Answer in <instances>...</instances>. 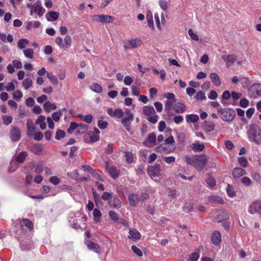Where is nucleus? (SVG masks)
I'll return each mask as SVG.
<instances>
[{"label":"nucleus","mask_w":261,"mask_h":261,"mask_svg":"<svg viewBox=\"0 0 261 261\" xmlns=\"http://www.w3.org/2000/svg\"><path fill=\"white\" fill-rule=\"evenodd\" d=\"M208 157L205 154L201 155H186L184 160L189 165L193 166L197 171L203 170L208 161Z\"/></svg>","instance_id":"nucleus-1"},{"label":"nucleus","mask_w":261,"mask_h":261,"mask_svg":"<svg viewBox=\"0 0 261 261\" xmlns=\"http://www.w3.org/2000/svg\"><path fill=\"white\" fill-rule=\"evenodd\" d=\"M174 142L173 137L170 136L164 140V143L156 147L155 150L161 153L169 154L175 149V147L173 145Z\"/></svg>","instance_id":"nucleus-2"},{"label":"nucleus","mask_w":261,"mask_h":261,"mask_svg":"<svg viewBox=\"0 0 261 261\" xmlns=\"http://www.w3.org/2000/svg\"><path fill=\"white\" fill-rule=\"evenodd\" d=\"M247 135L250 141L258 144L261 143V129L257 125L251 124L247 131Z\"/></svg>","instance_id":"nucleus-3"},{"label":"nucleus","mask_w":261,"mask_h":261,"mask_svg":"<svg viewBox=\"0 0 261 261\" xmlns=\"http://www.w3.org/2000/svg\"><path fill=\"white\" fill-rule=\"evenodd\" d=\"M221 118L224 121L231 122L236 116L235 111L231 109L219 108L218 110Z\"/></svg>","instance_id":"nucleus-4"},{"label":"nucleus","mask_w":261,"mask_h":261,"mask_svg":"<svg viewBox=\"0 0 261 261\" xmlns=\"http://www.w3.org/2000/svg\"><path fill=\"white\" fill-rule=\"evenodd\" d=\"M148 175L153 179H156L161 175L162 169L160 164H155L153 166H149L148 168Z\"/></svg>","instance_id":"nucleus-5"},{"label":"nucleus","mask_w":261,"mask_h":261,"mask_svg":"<svg viewBox=\"0 0 261 261\" xmlns=\"http://www.w3.org/2000/svg\"><path fill=\"white\" fill-rule=\"evenodd\" d=\"M248 95L252 98L261 96V84H254L251 86L248 90Z\"/></svg>","instance_id":"nucleus-6"},{"label":"nucleus","mask_w":261,"mask_h":261,"mask_svg":"<svg viewBox=\"0 0 261 261\" xmlns=\"http://www.w3.org/2000/svg\"><path fill=\"white\" fill-rule=\"evenodd\" d=\"M108 206L112 208L119 209L122 206V203L118 196L113 195L112 198L108 201Z\"/></svg>","instance_id":"nucleus-7"},{"label":"nucleus","mask_w":261,"mask_h":261,"mask_svg":"<svg viewBox=\"0 0 261 261\" xmlns=\"http://www.w3.org/2000/svg\"><path fill=\"white\" fill-rule=\"evenodd\" d=\"M143 144L148 147L154 146L156 144V136L154 133L148 134L146 140L143 142Z\"/></svg>","instance_id":"nucleus-8"},{"label":"nucleus","mask_w":261,"mask_h":261,"mask_svg":"<svg viewBox=\"0 0 261 261\" xmlns=\"http://www.w3.org/2000/svg\"><path fill=\"white\" fill-rule=\"evenodd\" d=\"M134 116L130 115V116H125L121 120L122 124L130 135L133 134V131L130 128V124L134 120Z\"/></svg>","instance_id":"nucleus-9"},{"label":"nucleus","mask_w":261,"mask_h":261,"mask_svg":"<svg viewBox=\"0 0 261 261\" xmlns=\"http://www.w3.org/2000/svg\"><path fill=\"white\" fill-rule=\"evenodd\" d=\"M248 212L251 214H261V201L253 202L248 208Z\"/></svg>","instance_id":"nucleus-10"},{"label":"nucleus","mask_w":261,"mask_h":261,"mask_svg":"<svg viewBox=\"0 0 261 261\" xmlns=\"http://www.w3.org/2000/svg\"><path fill=\"white\" fill-rule=\"evenodd\" d=\"M93 19L94 20H98L102 23H111L113 21L112 16L103 14L94 15Z\"/></svg>","instance_id":"nucleus-11"},{"label":"nucleus","mask_w":261,"mask_h":261,"mask_svg":"<svg viewBox=\"0 0 261 261\" xmlns=\"http://www.w3.org/2000/svg\"><path fill=\"white\" fill-rule=\"evenodd\" d=\"M20 132L18 128L13 127L10 131V137L12 141H18L20 139Z\"/></svg>","instance_id":"nucleus-12"},{"label":"nucleus","mask_w":261,"mask_h":261,"mask_svg":"<svg viewBox=\"0 0 261 261\" xmlns=\"http://www.w3.org/2000/svg\"><path fill=\"white\" fill-rule=\"evenodd\" d=\"M34 11L36 13L39 17H41L43 15L45 10L42 6L40 1H38L33 5Z\"/></svg>","instance_id":"nucleus-13"},{"label":"nucleus","mask_w":261,"mask_h":261,"mask_svg":"<svg viewBox=\"0 0 261 261\" xmlns=\"http://www.w3.org/2000/svg\"><path fill=\"white\" fill-rule=\"evenodd\" d=\"M100 132L96 127H95L93 130L89 131L88 135L90 137V141L94 142L99 140Z\"/></svg>","instance_id":"nucleus-14"},{"label":"nucleus","mask_w":261,"mask_h":261,"mask_svg":"<svg viewBox=\"0 0 261 261\" xmlns=\"http://www.w3.org/2000/svg\"><path fill=\"white\" fill-rule=\"evenodd\" d=\"M128 238L129 239L138 241L140 239L141 234L135 228H130L129 229V236Z\"/></svg>","instance_id":"nucleus-15"},{"label":"nucleus","mask_w":261,"mask_h":261,"mask_svg":"<svg viewBox=\"0 0 261 261\" xmlns=\"http://www.w3.org/2000/svg\"><path fill=\"white\" fill-rule=\"evenodd\" d=\"M27 135L30 137L34 135L35 131V126L31 119H28L27 122Z\"/></svg>","instance_id":"nucleus-16"},{"label":"nucleus","mask_w":261,"mask_h":261,"mask_svg":"<svg viewBox=\"0 0 261 261\" xmlns=\"http://www.w3.org/2000/svg\"><path fill=\"white\" fill-rule=\"evenodd\" d=\"M222 58L226 62L228 67L231 66L236 60V57L233 55H223L222 56Z\"/></svg>","instance_id":"nucleus-17"},{"label":"nucleus","mask_w":261,"mask_h":261,"mask_svg":"<svg viewBox=\"0 0 261 261\" xmlns=\"http://www.w3.org/2000/svg\"><path fill=\"white\" fill-rule=\"evenodd\" d=\"M28 154L27 152L22 151L19 153L18 154H15L13 159L18 163H22L25 160L26 158L28 156Z\"/></svg>","instance_id":"nucleus-18"},{"label":"nucleus","mask_w":261,"mask_h":261,"mask_svg":"<svg viewBox=\"0 0 261 261\" xmlns=\"http://www.w3.org/2000/svg\"><path fill=\"white\" fill-rule=\"evenodd\" d=\"M107 170L113 178L115 179L119 176L120 172L116 169V167L114 166H108Z\"/></svg>","instance_id":"nucleus-19"},{"label":"nucleus","mask_w":261,"mask_h":261,"mask_svg":"<svg viewBox=\"0 0 261 261\" xmlns=\"http://www.w3.org/2000/svg\"><path fill=\"white\" fill-rule=\"evenodd\" d=\"M221 241V236L219 231H215L212 234V241L213 243L217 245L220 244Z\"/></svg>","instance_id":"nucleus-20"},{"label":"nucleus","mask_w":261,"mask_h":261,"mask_svg":"<svg viewBox=\"0 0 261 261\" xmlns=\"http://www.w3.org/2000/svg\"><path fill=\"white\" fill-rule=\"evenodd\" d=\"M129 205L132 206H135L140 201L138 194H130L128 197Z\"/></svg>","instance_id":"nucleus-21"},{"label":"nucleus","mask_w":261,"mask_h":261,"mask_svg":"<svg viewBox=\"0 0 261 261\" xmlns=\"http://www.w3.org/2000/svg\"><path fill=\"white\" fill-rule=\"evenodd\" d=\"M191 146L193 150L195 152L202 151L205 148L204 143H200L198 142L193 143Z\"/></svg>","instance_id":"nucleus-22"},{"label":"nucleus","mask_w":261,"mask_h":261,"mask_svg":"<svg viewBox=\"0 0 261 261\" xmlns=\"http://www.w3.org/2000/svg\"><path fill=\"white\" fill-rule=\"evenodd\" d=\"M246 172L245 170L241 168H235L232 172L233 176L235 178H240V177L246 174Z\"/></svg>","instance_id":"nucleus-23"},{"label":"nucleus","mask_w":261,"mask_h":261,"mask_svg":"<svg viewBox=\"0 0 261 261\" xmlns=\"http://www.w3.org/2000/svg\"><path fill=\"white\" fill-rule=\"evenodd\" d=\"M86 246L90 250H92L96 252H98L99 250V246L93 242L88 240L85 242Z\"/></svg>","instance_id":"nucleus-24"},{"label":"nucleus","mask_w":261,"mask_h":261,"mask_svg":"<svg viewBox=\"0 0 261 261\" xmlns=\"http://www.w3.org/2000/svg\"><path fill=\"white\" fill-rule=\"evenodd\" d=\"M59 16V13L55 11H49L46 14V19L48 21H51L56 20Z\"/></svg>","instance_id":"nucleus-25"},{"label":"nucleus","mask_w":261,"mask_h":261,"mask_svg":"<svg viewBox=\"0 0 261 261\" xmlns=\"http://www.w3.org/2000/svg\"><path fill=\"white\" fill-rule=\"evenodd\" d=\"M210 78L213 84L217 87H219L221 85L220 79L219 75L216 73H212L210 74Z\"/></svg>","instance_id":"nucleus-26"},{"label":"nucleus","mask_w":261,"mask_h":261,"mask_svg":"<svg viewBox=\"0 0 261 261\" xmlns=\"http://www.w3.org/2000/svg\"><path fill=\"white\" fill-rule=\"evenodd\" d=\"M43 108L44 110L46 112L48 113L52 110H56L57 107L55 103H52L50 102L47 101L44 102L43 105Z\"/></svg>","instance_id":"nucleus-27"},{"label":"nucleus","mask_w":261,"mask_h":261,"mask_svg":"<svg viewBox=\"0 0 261 261\" xmlns=\"http://www.w3.org/2000/svg\"><path fill=\"white\" fill-rule=\"evenodd\" d=\"M143 114L148 117L155 113V110L152 106H144L143 108Z\"/></svg>","instance_id":"nucleus-28"},{"label":"nucleus","mask_w":261,"mask_h":261,"mask_svg":"<svg viewBox=\"0 0 261 261\" xmlns=\"http://www.w3.org/2000/svg\"><path fill=\"white\" fill-rule=\"evenodd\" d=\"M173 109L177 113H182L185 111V106L181 102H178L174 105Z\"/></svg>","instance_id":"nucleus-29"},{"label":"nucleus","mask_w":261,"mask_h":261,"mask_svg":"<svg viewBox=\"0 0 261 261\" xmlns=\"http://www.w3.org/2000/svg\"><path fill=\"white\" fill-rule=\"evenodd\" d=\"M128 43L132 48H136L141 45L142 41L139 38H135L128 41Z\"/></svg>","instance_id":"nucleus-30"},{"label":"nucleus","mask_w":261,"mask_h":261,"mask_svg":"<svg viewBox=\"0 0 261 261\" xmlns=\"http://www.w3.org/2000/svg\"><path fill=\"white\" fill-rule=\"evenodd\" d=\"M33 83L31 78L27 77L22 81V85L25 90H28L32 86Z\"/></svg>","instance_id":"nucleus-31"},{"label":"nucleus","mask_w":261,"mask_h":261,"mask_svg":"<svg viewBox=\"0 0 261 261\" xmlns=\"http://www.w3.org/2000/svg\"><path fill=\"white\" fill-rule=\"evenodd\" d=\"M209 200L214 203L218 204H223L224 200L220 197L217 195H212L209 197Z\"/></svg>","instance_id":"nucleus-32"},{"label":"nucleus","mask_w":261,"mask_h":261,"mask_svg":"<svg viewBox=\"0 0 261 261\" xmlns=\"http://www.w3.org/2000/svg\"><path fill=\"white\" fill-rule=\"evenodd\" d=\"M90 88L91 90L97 93H100L103 91L102 87L97 83L92 84L90 86Z\"/></svg>","instance_id":"nucleus-33"},{"label":"nucleus","mask_w":261,"mask_h":261,"mask_svg":"<svg viewBox=\"0 0 261 261\" xmlns=\"http://www.w3.org/2000/svg\"><path fill=\"white\" fill-rule=\"evenodd\" d=\"M93 215V220L95 222H99L100 221V218L102 216V214L99 210L97 208L94 209Z\"/></svg>","instance_id":"nucleus-34"},{"label":"nucleus","mask_w":261,"mask_h":261,"mask_svg":"<svg viewBox=\"0 0 261 261\" xmlns=\"http://www.w3.org/2000/svg\"><path fill=\"white\" fill-rule=\"evenodd\" d=\"M21 226H25L29 230H32L33 228V225L32 222L29 219H22L20 221Z\"/></svg>","instance_id":"nucleus-35"},{"label":"nucleus","mask_w":261,"mask_h":261,"mask_svg":"<svg viewBox=\"0 0 261 261\" xmlns=\"http://www.w3.org/2000/svg\"><path fill=\"white\" fill-rule=\"evenodd\" d=\"M186 118L188 122H191L193 123H195L197 122L199 119V116L196 114L187 115Z\"/></svg>","instance_id":"nucleus-36"},{"label":"nucleus","mask_w":261,"mask_h":261,"mask_svg":"<svg viewBox=\"0 0 261 261\" xmlns=\"http://www.w3.org/2000/svg\"><path fill=\"white\" fill-rule=\"evenodd\" d=\"M146 18L147 19L148 24L150 28H153V20L152 13L150 10H148L146 12Z\"/></svg>","instance_id":"nucleus-37"},{"label":"nucleus","mask_w":261,"mask_h":261,"mask_svg":"<svg viewBox=\"0 0 261 261\" xmlns=\"http://www.w3.org/2000/svg\"><path fill=\"white\" fill-rule=\"evenodd\" d=\"M32 166L35 168L34 172L36 174H40L43 171V165L40 162L36 164H33Z\"/></svg>","instance_id":"nucleus-38"},{"label":"nucleus","mask_w":261,"mask_h":261,"mask_svg":"<svg viewBox=\"0 0 261 261\" xmlns=\"http://www.w3.org/2000/svg\"><path fill=\"white\" fill-rule=\"evenodd\" d=\"M22 96L23 93L20 90H16L13 93V98L17 101H19Z\"/></svg>","instance_id":"nucleus-39"},{"label":"nucleus","mask_w":261,"mask_h":261,"mask_svg":"<svg viewBox=\"0 0 261 261\" xmlns=\"http://www.w3.org/2000/svg\"><path fill=\"white\" fill-rule=\"evenodd\" d=\"M194 99L197 100H205L206 97L205 93L202 91H199L194 96Z\"/></svg>","instance_id":"nucleus-40"},{"label":"nucleus","mask_w":261,"mask_h":261,"mask_svg":"<svg viewBox=\"0 0 261 261\" xmlns=\"http://www.w3.org/2000/svg\"><path fill=\"white\" fill-rule=\"evenodd\" d=\"M13 82L17 83V82L14 80L12 82H9L7 85L5 87V89L8 92L13 91L15 90V87Z\"/></svg>","instance_id":"nucleus-41"},{"label":"nucleus","mask_w":261,"mask_h":261,"mask_svg":"<svg viewBox=\"0 0 261 261\" xmlns=\"http://www.w3.org/2000/svg\"><path fill=\"white\" fill-rule=\"evenodd\" d=\"M64 43H63L64 48H68L71 44L72 40L69 35H66L64 40Z\"/></svg>","instance_id":"nucleus-42"},{"label":"nucleus","mask_w":261,"mask_h":261,"mask_svg":"<svg viewBox=\"0 0 261 261\" xmlns=\"http://www.w3.org/2000/svg\"><path fill=\"white\" fill-rule=\"evenodd\" d=\"M29 43V40L27 39H21L17 43L18 46L20 49H23L26 47L27 45Z\"/></svg>","instance_id":"nucleus-43"},{"label":"nucleus","mask_w":261,"mask_h":261,"mask_svg":"<svg viewBox=\"0 0 261 261\" xmlns=\"http://www.w3.org/2000/svg\"><path fill=\"white\" fill-rule=\"evenodd\" d=\"M47 77L49 81L54 84L57 85L58 80L57 77L51 72H47Z\"/></svg>","instance_id":"nucleus-44"},{"label":"nucleus","mask_w":261,"mask_h":261,"mask_svg":"<svg viewBox=\"0 0 261 261\" xmlns=\"http://www.w3.org/2000/svg\"><path fill=\"white\" fill-rule=\"evenodd\" d=\"M24 56L28 58L32 59L33 57L34 51L32 48L24 49L23 51Z\"/></svg>","instance_id":"nucleus-45"},{"label":"nucleus","mask_w":261,"mask_h":261,"mask_svg":"<svg viewBox=\"0 0 261 261\" xmlns=\"http://www.w3.org/2000/svg\"><path fill=\"white\" fill-rule=\"evenodd\" d=\"M176 101V100H167L165 101V109L166 111H169L170 110L174 104V103Z\"/></svg>","instance_id":"nucleus-46"},{"label":"nucleus","mask_w":261,"mask_h":261,"mask_svg":"<svg viewBox=\"0 0 261 261\" xmlns=\"http://www.w3.org/2000/svg\"><path fill=\"white\" fill-rule=\"evenodd\" d=\"M65 136V132L61 129H58L56 132L55 139L57 140H60L61 139L64 138Z\"/></svg>","instance_id":"nucleus-47"},{"label":"nucleus","mask_w":261,"mask_h":261,"mask_svg":"<svg viewBox=\"0 0 261 261\" xmlns=\"http://www.w3.org/2000/svg\"><path fill=\"white\" fill-rule=\"evenodd\" d=\"M159 4L161 8L164 11H166L168 7V3L166 0H159Z\"/></svg>","instance_id":"nucleus-48"},{"label":"nucleus","mask_w":261,"mask_h":261,"mask_svg":"<svg viewBox=\"0 0 261 261\" xmlns=\"http://www.w3.org/2000/svg\"><path fill=\"white\" fill-rule=\"evenodd\" d=\"M109 215L111 219L114 221H117L119 219V216L115 212L113 211H110L109 212Z\"/></svg>","instance_id":"nucleus-49"},{"label":"nucleus","mask_w":261,"mask_h":261,"mask_svg":"<svg viewBox=\"0 0 261 261\" xmlns=\"http://www.w3.org/2000/svg\"><path fill=\"white\" fill-rule=\"evenodd\" d=\"M226 191H227V194L230 197H233L236 194V193L233 190V187L229 184L227 185Z\"/></svg>","instance_id":"nucleus-50"},{"label":"nucleus","mask_w":261,"mask_h":261,"mask_svg":"<svg viewBox=\"0 0 261 261\" xmlns=\"http://www.w3.org/2000/svg\"><path fill=\"white\" fill-rule=\"evenodd\" d=\"M158 118L159 116L155 113H154L153 114L148 116L147 119L150 122L155 124L157 122Z\"/></svg>","instance_id":"nucleus-51"},{"label":"nucleus","mask_w":261,"mask_h":261,"mask_svg":"<svg viewBox=\"0 0 261 261\" xmlns=\"http://www.w3.org/2000/svg\"><path fill=\"white\" fill-rule=\"evenodd\" d=\"M2 118L4 121V123L6 125H8L11 123L13 120V118L11 116L7 115L3 116Z\"/></svg>","instance_id":"nucleus-52"},{"label":"nucleus","mask_w":261,"mask_h":261,"mask_svg":"<svg viewBox=\"0 0 261 261\" xmlns=\"http://www.w3.org/2000/svg\"><path fill=\"white\" fill-rule=\"evenodd\" d=\"M206 182L210 187H213L216 185L215 179L212 176H208L206 179Z\"/></svg>","instance_id":"nucleus-53"},{"label":"nucleus","mask_w":261,"mask_h":261,"mask_svg":"<svg viewBox=\"0 0 261 261\" xmlns=\"http://www.w3.org/2000/svg\"><path fill=\"white\" fill-rule=\"evenodd\" d=\"M79 124L75 122H72L70 123L69 127L67 129V132L68 133H71L74 130L76 129L79 127Z\"/></svg>","instance_id":"nucleus-54"},{"label":"nucleus","mask_w":261,"mask_h":261,"mask_svg":"<svg viewBox=\"0 0 261 261\" xmlns=\"http://www.w3.org/2000/svg\"><path fill=\"white\" fill-rule=\"evenodd\" d=\"M113 194L112 192H105L103 193L101 198L103 200L109 201V199L112 198V196H113Z\"/></svg>","instance_id":"nucleus-55"},{"label":"nucleus","mask_w":261,"mask_h":261,"mask_svg":"<svg viewBox=\"0 0 261 261\" xmlns=\"http://www.w3.org/2000/svg\"><path fill=\"white\" fill-rule=\"evenodd\" d=\"M199 258V254L198 252H194L190 254L189 257V261H197Z\"/></svg>","instance_id":"nucleus-56"},{"label":"nucleus","mask_w":261,"mask_h":261,"mask_svg":"<svg viewBox=\"0 0 261 261\" xmlns=\"http://www.w3.org/2000/svg\"><path fill=\"white\" fill-rule=\"evenodd\" d=\"M92 176L96 180L99 181H103L104 180V176L102 175H100L97 172L94 171V172L91 174Z\"/></svg>","instance_id":"nucleus-57"},{"label":"nucleus","mask_w":261,"mask_h":261,"mask_svg":"<svg viewBox=\"0 0 261 261\" xmlns=\"http://www.w3.org/2000/svg\"><path fill=\"white\" fill-rule=\"evenodd\" d=\"M242 182L246 186H249L251 185L252 181L250 178L244 176L241 179Z\"/></svg>","instance_id":"nucleus-58"},{"label":"nucleus","mask_w":261,"mask_h":261,"mask_svg":"<svg viewBox=\"0 0 261 261\" xmlns=\"http://www.w3.org/2000/svg\"><path fill=\"white\" fill-rule=\"evenodd\" d=\"M164 161L167 164H172L175 162V158L173 156L164 157Z\"/></svg>","instance_id":"nucleus-59"},{"label":"nucleus","mask_w":261,"mask_h":261,"mask_svg":"<svg viewBox=\"0 0 261 261\" xmlns=\"http://www.w3.org/2000/svg\"><path fill=\"white\" fill-rule=\"evenodd\" d=\"M188 34L190 36L191 38L195 41H198L199 37L197 35L194 33L192 29H189L188 31Z\"/></svg>","instance_id":"nucleus-60"},{"label":"nucleus","mask_w":261,"mask_h":261,"mask_svg":"<svg viewBox=\"0 0 261 261\" xmlns=\"http://www.w3.org/2000/svg\"><path fill=\"white\" fill-rule=\"evenodd\" d=\"M124 116V113L122 110L120 109H117L115 110L114 117H116L118 118H122Z\"/></svg>","instance_id":"nucleus-61"},{"label":"nucleus","mask_w":261,"mask_h":261,"mask_svg":"<svg viewBox=\"0 0 261 261\" xmlns=\"http://www.w3.org/2000/svg\"><path fill=\"white\" fill-rule=\"evenodd\" d=\"M132 249L133 252L136 253L138 256L141 257L143 256V253L142 251L135 245L132 246Z\"/></svg>","instance_id":"nucleus-62"},{"label":"nucleus","mask_w":261,"mask_h":261,"mask_svg":"<svg viewBox=\"0 0 261 261\" xmlns=\"http://www.w3.org/2000/svg\"><path fill=\"white\" fill-rule=\"evenodd\" d=\"M62 115V112L61 111H60L59 112H54L52 114V118L54 119V121L57 122L59 120L60 118Z\"/></svg>","instance_id":"nucleus-63"},{"label":"nucleus","mask_w":261,"mask_h":261,"mask_svg":"<svg viewBox=\"0 0 261 261\" xmlns=\"http://www.w3.org/2000/svg\"><path fill=\"white\" fill-rule=\"evenodd\" d=\"M239 163L240 165L242 166L243 167H246L247 166V160L244 157H240L239 158Z\"/></svg>","instance_id":"nucleus-64"}]
</instances>
